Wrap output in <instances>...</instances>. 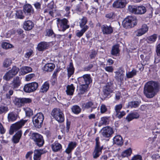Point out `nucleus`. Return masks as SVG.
I'll return each instance as SVG.
<instances>
[{"label":"nucleus","instance_id":"8","mask_svg":"<svg viewBox=\"0 0 160 160\" xmlns=\"http://www.w3.org/2000/svg\"><path fill=\"white\" fill-rule=\"evenodd\" d=\"M38 86V83L34 82L25 84L23 88L24 91L27 93H31L36 91Z\"/></svg>","mask_w":160,"mask_h":160},{"label":"nucleus","instance_id":"16","mask_svg":"<svg viewBox=\"0 0 160 160\" xmlns=\"http://www.w3.org/2000/svg\"><path fill=\"white\" fill-rule=\"evenodd\" d=\"M22 78L18 76L14 78L11 83L12 88L13 89H16L18 88L21 84Z\"/></svg>","mask_w":160,"mask_h":160},{"label":"nucleus","instance_id":"41","mask_svg":"<svg viewBox=\"0 0 160 160\" xmlns=\"http://www.w3.org/2000/svg\"><path fill=\"white\" fill-rule=\"evenodd\" d=\"M132 153V150L129 148L123 151L122 153V156L123 157H128L130 156Z\"/></svg>","mask_w":160,"mask_h":160},{"label":"nucleus","instance_id":"34","mask_svg":"<svg viewBox=\"0 0 160 160\" xmlns=\"http://www.w3.org/2000/svg\"><path fill=\"white\" fill-rule=\"evenodd\" d=\"M75 88L73 84H71L70 85H68L67 87L66 92L68 95H72L73 94Z\"/></svg>","mask_w":160,"mask_h":160},{"label":"nucleus","instance_id":"12","mask_svg":"<svg viewBox=\"0 0 160 160\" xmlns=\"http://www.w3.org/2000/svg\"><path fill=\"white\" fill-rule=\"evenodd\" d=\"M128 2L127 0H116L112 4L113 8H124Z\"/></svg>","mask_w":160,"mask_h":160},{"label":"nucleus","instance_id":"54","mask_svg":"<svg viewBox=\"0 0 160 160\" xmlns=\"http://www.w3.org/2000/svg\"><path fill=\"white\" fill-rule=\"evenodd\" d=\"M2 46L3 48L7 49L12 48V45L9 43L3 42L2 44Z\"/></svg>","mask_w":160,"mask_h":160},{"label":"nucleus","instance_id":"49","mask_svg":"<svg viewBox=\"0 0 160 160\" xmlns=\"http://www.w3.org/2000/svg\"><path fill=\"white\" fill-rule=\"evenodd\" d=\"M97 12V9L94 8H91L88 11L87 13L92 16L95 14Z\"/></svg>","mask_w":160,"mask_h":160},{"label":"nucleus","instance_id":"38","mask_svg":"<svg viewBox=\"0 0 160 160\" xmlns=\"http://www.w3.org/2000/svg\"><path fill=\"white\" fill-rule=\"evenodd\" d=\"M21 71L24 74L31 72L32 69L31 68L28 66H23L21 68Z\"/></svg>","mask_w":160,"mask_h":160},{"label":"nucleus","instance_id":"42","mask_svg":"<svg viewBox=\"0 0 160 160\" xmlns=\"http://www.w3.org/2000/svg\"><path fill=\"white\" fill-rule=\"evenodd\" d=\"M12 63V61L11 59L6 58L3 62V66L4 68H8L11 65Z\"/></svg>","mask_w":160,"mask_h":160},{"label":"nucleus","instance_id":"30","mask_svg":"<svg viewBox=\"0 0 160 160\" xmlns=\"http://www.w3.org/2000/svg\"><path fill=\"white\" fill-rule=\"evenodd\" d=\"M139 117V115L137 112H133L129 114L126 118V119L128 122L130 121L134 118H138Z\"/></svg>","mask_w":160,"mask_h":160},{"label":"nucleus","instance_id":"40","mask_svg":"<svg viewBox=\"0 0 160 160\" xmlns=\"http://www.w3.org/2000/svg\"><path fill=\"white\" fill-rule=\"evenodd\" d=\"M13 77L11 72L9 71L4 75L3 77V79L7 81H8L11 79Z\"/></svg>","mask_w":160,"mask_h":160},{"label":"nucleus","instance_id":"4","mask_svg":"<svg viewBox=\"0 0 160 160\" xmlns=\"http://www.w3.org/2000/svg\"><path fill=\"white\" fill-rule=\"evenodd\" d=\"M56 19L59 31L64 32L69 28V25L68 24L69 22L67 19L65 18L62 19L57 18Z\"/></svg>","mask_w":160,"mask_h":160},{"label":"nucleus","instance_id":"21","mask_svg":"<svg viewBox=\"0 0 160 160\" xmlns=\"http://www.w3.org/2000/svg\"><path fill=\"white\" fill-rule=\"evenodd\" d=\"M88 21L87 18L85 17H83L82 18L80 19L79 22V26L81 28H86V29L88 30L89 27L86 25Z\"/></svg>","mask_w":160,"mask_h":160},{"label":"nucleus","instance_id":"13","mask_svg":"<svg viewBox=\"0 0 160 160\" xmlns=\"http://www.w3.org/2000/svg\"><path fill=\"white\" fill-rule=\"evenodd\" d=\"M124 70L122 68H119L118 69L117 71L115 72V78L118 82H122L123 80L124 74Z\"/></svg>","mask_w":160,"mask_h":160},{"label":"nucleus","instance_id":"11","mask_svg":"<svg viewBox=\"0 0 160 160\" xmlns=\"http://www.w3.org/2000/svg\"><path fill=\"white\" fill-rule=\"evenodd\" d=\"M113 92L112 84L111 82L108 83L103 87V92L104 96H108Z\"/></svg>","mask_w":160,"mask_h":160},{"label":"nucleus","instance_id":"20","mask_svg":"<svg viewBox=\"0 0 160 160\" xmlns=\"http://www.w3.org/2000/svg\"><path fill=\"white\" fill-rule=\"evenodd\" d=\"M97 106V105L96 103L92 101H89L83 103L82 105V108L84 109L91 108L93 109L96 108Z\"/></svg>","mask_w":160,"mask_h":160},{"label":"nucleus","instance_id":"17","mask_svg":"<svg viewBox=\"0 0 160 160\" xmlns=\"http://www.w3.org/2000/svg\"><path fill=\"white\" fill-rule=\"evenodd\" d=\"M47 151L43 150L36 149L34 151L33 155L34 160H40L41 158V155L45 153Z\"/></svg>","mask_w":160,"mask_h":160},{"label":"nucleus","instance_id":"37","mask_svg":"<svg viewBox=\"0 0 160 160\" xmlns=\"http://www.w3.org/2000/svg\"><path fill=\"white\" fill-rule=\"evenodd\" d=\"M68 75V78H69L71 76L73 73L74 69L72 62H70L69 65V67L67 69Z\"/></svg>","mask_w":160,"mask_h":160},{"label":"nucleus","instance_id":"45","mask_svg":"<svg viewBox=\"0 0 160 160\" xmlns=\"http://www.w3.org/2000/svg\"><path fill=\"white\" fill-rule=\"evenodd\" d=\"M140 102L137 101H132L128 103V106L131 108H136L138 107L139 104Z\"/></svg>","mask_w":160,"mask_h":160},{"label":"nucleus","instance_id":"27","mask_svg":"<svg viewBox=\"0 0 160 160\" xmlns=\"http://www.w3.org/2000/svg\"><path fill=\"white\" fill-rule=\"evenodd\" d=\"M76 145L77 144L75 142H70L68 144L67 148L66 149L65 152L67 154H69L76 147Z\"/></svg>","mask_w":160,"mask_h":160},{"label":"nucleus","instance_id":"59","mask_svg":"<svg viewBox=\"0 0 160 160\" xmlns=\"http://www.w3.org/2000/svg\"><path fill=\"white\" fill-rule=\"evenodd\" d=\"M25 112L26 116L28 117H30L33 114V111L29 108L26 109Z\"/></svg>","mask_w":160,"mask_h":160},{"label":"nucleus","instance_id":"26","mask_svg":"<svg viewBox=\"0 0 160 160\" xmlns=\"http://www.w3.org/2000/svg\"><path fill=\"white\" fill-rule=\"evenodd\" d=\"M55 67V65L52 63H47L43 67V70L48 72H51L53 71Z\"/></svg>","mask_w":160,"mask_h":160},{"label":"nucleus","instance_id":"43","mask_svg":"<svg viewBox=\"0 0 160 160\" xmlns=\"http://www.w3.org/2000/svg\"><path fill=\"white\" fill-rule=\"evenodd\" d=\"M72 112L75 114H78L80 113L81 111V108L78 105L73 106L72 108Z\"/></svg>","mask_w":160,"mask_h":160},{"label":"nucleus","instance_id":"6","mask_svg":"<svg viewBox=\"0 0 160 160\" xmlns=\"http://www.w3.org/2000/svg\"><path fill=\"white\" fill-rule=\"evenodd\" d=\"M52 116L58 122H62L64 121V115L59 109H54L51 112Z\"/></svg>","mask_w":160,"mask_h":160},{"label":"nucleus","instance_id":"2","mask_svg":"<svg viewBox=\"0 0 160 160\" xmlns=\"http://www.w3.org/2000/svg\"><path fill=\"white\" fill-rule=\"evenodd\" d=\"M137 22V20L135 17L129 16L123 21L122 25L126 29L129 28L136 25Z\"/></svg>","mask_w":160,"mask_h":160},{"label":"nucleus","instance_id":"3","mask_svg":"<svg viewBox=\"0 0 160 160\" xmlns=\"http://www.w3.org/2000/svg\"><path fill=\"white\" fill-rule=\"evenodd\" d=\"M44 119L43 114L41 112L37 113L32 118V122L34 126L38 128L41 127Z\"/></svg>","mask_w":160,"mask_h":160},{"label":"nucleus","instance_id":"50","mask_svg":"<svg viewBox=\"0 0 160 160\" xmlns=\"http://www.w3.org/2000/svg\"><path fill=\"white\" fill-rule=\"evenodd\" d=\"M22 98H17L15 100L14 103L18 107H21L22 105Z\"/></svg>","mask_w":160,"mask_h":160},{"label":"nucleus","instance_id":"51","mask_svg":"<svg viewBox=\"0 0 160 160\" xmlns=\"http://www.w3.org/2000/svg\"><path fill=\"white\" fill-rule=\"evenodd\" d=\"M126 114L125 112L124 111H119L116 113V116L119 119L122 118L123 116Z\"/></svg>","mask_w":160,"mask_h":160},{"label":"nucleus","instance_id":"25","mask_svg":"<svg viewBox=\"0 0 160 160\" xmlns=\"http://www.w3.org/2000/svg\"><path fill=\"white\" fill-rule=\"evenodd\" d=\"M49 83L48 81L45 82L41 86L40 92L42 93H46L49 89Z\"/></svg>","mask_w":160,"mask_h":160},{"label":"nucleus","instance_id":"31","mask_svg":"<svg viewBox=\"0 0 160 160\" xmlns=\"http://www.w3.org/2000/svg\"><path fill=\"white\" fill-rule=\"evenodd\" d=\"M102 149L101 148H94V151L92 153L93 157L94 159L97 158L99 157L102 153Z\"/></svg>","mask_w":160,"mask_h":160},{"label":"nucleus","instance_id":"15","mask_svg":"<svg viewBox=\"0 0 160 160\" xmlns=\"http://www.w3.org/2000/svg\"><path fill=\"white\" fill-rule=\"evenodd\" d=\"M148 28L146 24H143L141 28L137 30L134 32L136 35L140 36L145 33L148 30Z\"/></svg>","mask_w":160,"mask_h":160},{"label":"nucleus","instance_id":"18","mask_svg":"<svg viewBox=\"0 0 160 160\" xmlns=\"http://www.w3.org/2000/svg\"><path fill=\"white\" fill-rule=\"evenodd\" d=\"M51 147L52 151L54 152H60L62 149V145L57 141H56L52 144Z\"/></svg>","mask_w":160,"mask_h":160},{"label":"nucleus","instance_id":"52","mask_svg":"<svg viewBox=\"0 0 160 160\" xmlns=\"http://www.w3.org/2000/svg\"><path fill=\"white\" fill-rule=\"evenodd\" d=\"M86 28H82V29L78 32L76 34V35L79 38H80L81 36H82L84 33L87 30L86 29Z\"/></svg>","mask_w":160,"mask_h":160},{"label":"nucleus","instance_id":"60","mask_svg":"<svg viewBox=\"0 0 160 160\" xmlns=\"http://www.w3.org/2000/svg\"><path fill=\"white\" fill-rule=\"evenodd\" d=\"M35 77V74L31 73L26 76L25 80L27 81H30L32 78Z\"/></svg>","mask_w":160,"mask_h":160},{"label":"nucleus","instance_id":"7","mask_svg":"<svg viewBox=\"0 0 160 160\" xmlns=\"http://www.w3.org/2000/svg\"><path fill=\"white\" fill-rule=\"evenodd\" d=\"M31 139L34 141L35 144L38 146H42L44 143L42 136L37 133H33L31 136Z\"/></svg>","mask_w":160,"mask_h":160},{"label":"nucleus","instance_id":"14","mask_svg":"<svg viewBox=\"0 0 160 160\" xmlns=\"http://www.w3.org/2000/svg\"><path fill=\"white\" fill-rule=\"evenodd\" d=\"M102 132V136L105 138H109L111 137L113 133L112 129L109 127H106L103 128Z\"/></svg>","mask_w":160,"mask_h":160},{"label":"nucleus","instance_id":"56","mask_svg":"<svg viewBox=\"0 0 160 160\" xmlns=\"http://www.w3.org/2000/svg\"><path fill=\"white\" fill-rule=\"evenodd\" d=\"M21 101L22 104H24L30 103L32 102V100L30 98H22Z\"/></svg>","mask_w":160,"mask_h":160},{"label":"nucleus","instance_id":"46","mask_svg":"<svg viewBox=\"0 0 160 160\" xmlns=\"http://www.w3.org/2000/svg\"><path fill=\"white\" fill-rule=\"evenodd\" d=\"M157 35L154 34L148 38V42L150 43H152L156 41L157 38Z\"/></svg>","mask_w":160,"mask_h":160},{"label":"nucleus","instance_id":"63","mask_svg":"<svg viewBox=\"0 0 160 160\" xmlns=\"http://www.w3.org/2000/svg\"><path fill=\"white\" fill-rule=\"evenodd\" d=\"M46 35L49 37L54 36V34L52 30L51 29H48L47 31V34Z\"/></svg>","mask_w":160,"mask_h":160},{"label":"nucleus","instance_id":"53","mask_svg":"<svg viewBox=\"0 0 160 160\" xmlns=\"http://www.w3.org/2000/svg\"><path fill=\"white\" fill-rule=\"evenodd\" d=\"M99 138L98 137H97L95 139V145L94 148H101L103 149V146H100V142L99 141Z\"/></svg>","mask_w":160,"mask_h":160},{"label":"nucleus","instance_id":"35","mask_svg":"<svg viewBox=\"0 0 160 160\" xmlns=\"http://www.w3.org/2000/svg\"><path fill=\"white\" fill-rule=\"evenodd\" d=\"M119 47V46L118 45H115L113 46L111 50V54L113 55L117 56L120 51Z\"/></svg>","mask_w":160,"mask_h":160},{"label":"nucleus","instance_id":"62","mask_svg":"<svg viewBox=\"0 0 160 160\" xmlns=\"http://www.w3.org/2000/svg\"><path fill=\"white\" fill-rule=\"evenodd\" d=\"M142 160V157L140 155H136L133 156L131 160Z\"/></svg>","mask_w":160,"mask_h":160},{"label":"nucleus","instance_id":"36","mask_svg":"<svg viewBox=\"0 0 160 160\" xmlns=\"http://www.w3.org/2000/svg\"><path fill=\"white\" fill-rule=\"evenodd\" d=\"M137 71L133 69L131 71L128 72L126 73L127 78H131L136 75Z\"/></svg>","mask_w":160,"mask_h":160},{"label":"nucleus","instance_id":"19","mask_svg":"<svg viewBox=\"0 0 160 160\" xmlns=\"http://www.w3.org/2000/svg\"><path fill=\"white\" fill-rule=\"evenodd\" d=\"M101 29L104 34H111L113 31L112 28L111 26H108L107 25H102L101 27Z\"/></svg>","mask_w":160,"mask_h":160},{"label":"nucleus","instance_id":"47","mask_svg":"<svg viewBox=\"0 0 160 160\" xmlns=\"http://www.w3.org/2000/svg\"><path fill=\"white\" fill-rule=\"evenodd\" d=\"M19 69L16 66H13L12 69L9 70L13 76L17 74L19 71Z\"/></svg>","mask_w":160,"mask_h":160},{"label":"nucleus","instance_id":"48","mask_svg":"<svg viewBox=\"0 0 160 160\" xmlns=\"http://www.w3.org/2000/svg\"><path fill=\"white\" fill-rule=\"evenodd\" d=\"M8 111V107L6 106H0V114L5 113Z\"/></svg>","mask_w":160,"mask_h":160},{"label":"nucleus","instance_id":"1","mask_svg":"<svg viewBox=\"0 0 160 160\" xmlns=\"http://www.w3.org/2000/svg\"><path fill=\"white\" fill-rule=\"evenodd\" d=\"M160 85L157 82L150 81L145 85L144 93L148 98H153L159 91Z\"/></svg>","mask_w":160,"mask_h":160},{"label":"nucleus","instance_id":"64","mask_svg":"<svg viewBox=\"0 0 160 160\" xmlns=\"http://www.w3.org/2000/svg\"><path fill=\"white\" fill-rule=\"evenodd\" d=\"M106 18L109 19H112L114 17V13L113 12H111L108 14H107L106 15Z\"/></svg>","mask_w":160,"mask_h":160},{"label":"nucleus","instance_id":"10","mask_svg":"<svg viewBox=\"0 0 160 160\" xmlns=\"http://www.w3.org/2000/svg\"><path fill=\"white\" fill-rule=\"evenodd\" d=\"M26 122V120H22L13 124L10 131V134H12L14 132L22 128Z\"/></svg>","mask_w":160,"mask_h":160},{"label":"nucleus","instance_id":"44","mask_svg":"<svg viewBox=\"0 0 160 160\" xmlns=\"http://www.w3.org/2000/svg\"><path fill=\"white\" fill-rule=\"evenodd\" d=\"M16 16L18 18L23 19L24 17L23 12L21 10H18L16 12Z\"/></svg>","mask_w":160,"mask_h":160},{"label":"nucleus","instance_id":"61","mask_svg":"<svg viewBox=\"0 0 160 160\" xmlns=\"http://www.w3.org/2000/svg\"><path fill=\"white\" fill-rule=\"evenodd\" d=\"M122 105L121 104H120L117 105L115 107V112H117L119 111H120V110L122 108Z\"/></svg>","mask_w":160,"mask_h":160},{"label":"nucleus","instance_id":"33","mask_svg":"<svg viewBox=\"0 0 160 160\" xmlns=\"http://www.w3.org/2000/svg\"><path fill=\"white\" fill-rule=\"evenodd\" d=\"M24 8L25 13H27L29 14L34 13V10L32 6L30 4L25 5Z\"/></svg>","mask_w":160,"mask_h":160},{"label":"nucleus","instance_id":"28","mask_svg":"<svg viewBox=\"0 0 160 160\" xmlns=\"http://www.w3.org/2000/svg\"><path fill=\"white\" fill-rule=\"evenodd\" d=\"M22 132L21 131H18L13 137L12 140L14 143H18L21 137Z\"/></svg>","mask_w":160,"mask_h":160},{"label":"nucleus","instance_id":"39","mask_svg":"<svg viewBox=\"0 0 160 160\" xmlns=\"http://www.w3.org/2000/svg\"><path fill=\"white\" fill-rule=\"evenodd\" d=\"M58 72V71L57 70H55L52 74L51 80V82L52 85H54L57 82Z\"/></svg>","mask_w":160,"mask_h":160},{"label":"nucleus","instance_id":"32","mask_svg":"<svg viewBox=\"0 0 160 160\" xmlns=\"http://www.w3.org/2000/svg\"><path fill=\"white\" fill-rule=\"evenodd\" d=\"M80 84L79 86L80 92L81 94H83L85 92L87 91L89 85L84 83H80Z\"/></svg>","mask_w":160,"mask_h":160},{"label":"nucleus","instance_id":"58","mask_svg":"<svg viewBox=\"0 0 160 160\" xmlns=\"http://www.w3.org/2000/svg\"><path fill=\"white\" fill-rule=\"evenodd\" d=\"M107 110L106 106L104 104H102L100 106V112L101 113H103Z\"/></svg>","mask_w":160,"mask_h":160},{"label":"nucleus","instance_id":"23","mask_svg":"<svg viewBox=\"0 0 160 160\" xmlns=\"http://www.w3.org/2000/svg\"><path fill=\"white\" fill-rule=\"evenodd\" d=\"M48 46V44L45 42H41L38 45L37 49L39 51H42L47 49Z\"/></svg>","mask_w":160,"mask_h":160},{"label":"nucleus","instance_id":"24","mask_svg":"<svg viewBox=\"0 0 160 160\" xmlns=\"http://www.w3.org/2000/svg\"><path fill=\"white\" fill-rule=\"evenodd\" d=\"M18 118V115L15 112H11L8 115V120L9 122H12L16 120Z\"/></svg>","mask_w":160,"mask_h":160},{"label":"nucleus","instance_id":"57","mask_svg":"<svg viewBox=\"0 0 160 160\" xmlns=\"http://www.w3.org/2000/svg\"><path fill=\"white\" fill-rule=\"evenodd\" d=\"M33 153V152L32 151L28 152L25 156L26 159L29 160H31L32 159V155Z\"/></svg>","mask_w":160,"mask_h":160},{"label":"nucleus","instance_id":"55","mask_svg":"<svg viewBox=\"0 0 160 160\" xmlns=\"http://www.w3.org/2000/svg\"><path fill=\"white\" fill-rule=\"evenodd\" d=\"M109 117H103L101 118L100 123L102 124L106 125L108 123Z\"/></svg>","mask_w":160,"mask_h":160},{"label":"nucleus","instance_id":"9","mask_svg":"<svg viewBox=\"0 0 160 160\" xmlns=\"http://www.w3.org/2000/svg\"><path fill=\"white\" fill-rule=\"evenodd\" d=\"M78 81L79 83H84L88 85L92 82L91 75L89 74H84L79 77Z\"/></svg>","mask_w":160,"mask_h":160},{"label":"nucleus","instance_id":"5","mask_svg":"<svg viewBox=\"0 0 160 160\" xmlns=\"http://www.w3.org/2000/svg\"><path fill=\"white\" fill-rule=\"evenodd\" d=\"M128 9L129 12L136 14H142L146 12V8L143 6L136 7L129 5L128 6Z\"/></svg>","mask_w":160,"mask_h":160},{"label":"nucleus","instance_id":"29","mask_svg":"<svg viewBox=\"0 0 160 160\" xmlns=\"http://www.w3.org/2000/svg\"><path fill=\"white\" fill-rule=\"evenodd\" d=\"M114 143L118 145L121 146L123 144L122 137L120 135L115 136L113 138Z\"/></svg>","mask_w":160,"mask_h":160},{"label":"nucleus","instance_id":"22","mask_svg":"<svg viewBox=\"0 0 160 160\" xmlns=\"http://www.w3.org/2000/svg\"><path fill=\"white\" fill-rule=\"evenodd\" d=\"M34 26L33 22L30 20L25 21L23 23V28L26 30H30Z\"/></svg>","mask_w":160,"mask_h":160}]
</instances>
